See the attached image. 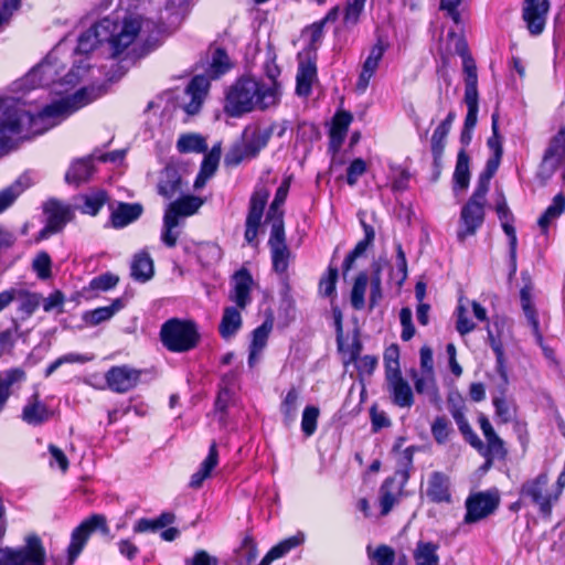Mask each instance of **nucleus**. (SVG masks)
<instances>
[{"mask_svg": "<svg viewBox=\"0 0 565 565\" xmlns=\"http://www.w3.org/2000/svg\"><path fill=\"white\" fill-rule=\"evenodd\" d=\"M455 188L460 190H466L469 185L470 181V171H469V157L462 150L458 153L456 169L454 173Z\"/></svg>", "mask_w": 565, "mask_h": 565, "instance_id": "45", "label": "nucleus"}, {"mask_svg": "<svg viewBox=\"0 0 565 565\" xmlns=\"http://www.w3.org/2000/svg\"><path fill=\"white\" fill-rule=\"evenodd\" d=\"M92 172L93 167L89 160H77L67 170L65 180L67 183L79 184L87 181Z\"/></svg>", "mask_w": 565, "mask_h": 565, "instance_id": "41", "label": "nucleus"}, {"mask_svg": "<svg viewBox=\"0 0 565 565\" xmlns=\"http://www.w3.org/2000/svg\"><path fill=\"white\" fill-rule=\"evenodd\" d=\"M520 498L526 504L534 507L545 521L552 519L553 509L559 501L557 493L551 487L546 472H541L535 478L526 480L520 489Z\"/></svg>", "mask_w": 565, "mask_h": 565, "instance_id": "5", "label": "nucleus"}, {"mask_svg": "<svg viewBox=\"0 0 565 565\" xmlns=\"http://www.w3.org/2000/svg\"><path fill=\"white\" fill-rule=\"evenodd\" d=\"M521 297V306L524 311V315L532 327L533 334L535 337L536 343L543 349V352L546 358H553V350L545 347L543 343V335L540 331V323L535 308L531 301L530 290L527 288H523L520 294Z\"/></svg>", "mask_w": 565, "mask_h": 565, "instance_id": "23", "label": "nucleus"}, {"mask_svg": "<svg viewBox=\"0 0 565 565\" xmlns=\"http://www.w3.org/2000/svg\"><path fill=\"white\" fill-rule=\"evenodd\" d=\"M158 193L166 199H171L182 190V179L178 169L167 166L159 175Z\"/></svg>", "mask_w": 565, "mask_h": 565, "instance_id": "25", "label": "nucleus"}, {"mask_svg": "<svg viewBox=\"0 0 565 565\" xmlns=\"http://www.w3.org/2000/svg\"><path fill=\"white\" fill-rule=\"evenodd\" d=\"M160 335L164 347L173 352H186L193 349L199 341L195 324L179 319L168 320L162 326Z\"/></svg>", "mask_w": 565, "mask_h": 565, "instance_id": "7", "label": "nucleus"}, {"mask_svg": "<svg viewBox=\"0 0 565 565\" xmlns=\"http://www.w3.org/2000/svg\"><path fill=\"white\" fill-rule=\"evenodd\" d=\"M108 84L84 87L45 106L36 116L9 99H0V157L17 147L18 141L40 135L61 120L105 95Z\"/></svg>", "mask_w": 565, "mask_h": 565, "instance_id": "1", "label": "nucleus"}, {"mask_svg": "<svg viewBox=\"0 0 565 565\" xmlns=\"http://www.w3.org/2000/svg\"><path fill=\"white\" fill-rule=\"evenodd\" d=\"M49 417L50 413L46 406L40 402L39 393H34L23 407L22 419L30 425H39L49 419Z\"/></svg>", "mask_w": 565, "mask_h": 565, "instance_id": "31", "label": "nucleus"}, {"mask_svg": "<svg viewBox=\"0 0 565 565\" xmlns=\"http://www.w3.org/2000/svg\"><path fill=\"white\" fill-rule=\"evenodd\" d=\"M366 0H348L343 22L347 26H354L360 19Z\"/></svg>", "mask_w": 565, "mask_h": 565, "instance_id": "56", "label": "nucleus"}, {"mask_svg": "<svg viewBox=\"0 0 565 565\" xmlns=\"http://www.w3.org/2000/svg\"><path fill=\"white\" fill-rule=\"evenodd\" d=\"M32 267L40 279L51 277V257L47 253L41 252L33 259Z\"/></svg>", "mask_w": 565, "mask_h": 565, "instance_id": "58", "label": "nucleus"}, {"mask_svg": "<svg viewBox=\"0 0 565 565\" xmlns=\"http://www.w3.org/2000/svg\"><path fill=\"white\" fill-rule=\"evenodd\" d=\"M19 301V310L30 318L41 303L42 296L23 288H13V301Z\"/></svg>", "mask_w": 565, "mask_h": 565, "instance_id": "35", "label": "nucleus"}, {"mask_svg": "<svg viewBox=\"0 0 565 565\" xmlns=\"http://www.w3.org/2000/svg\"><path fill=\"white\" fill-rule=\"evenodd\" d=\"M299 401V392L295 387L290 388L280 406V411L284 415V422L287 426H290L297 418Z\"/></svg>", "mask_w": 565, "mask_h": 565, "instance_id": "43", "label": "nucleus"}, {"mask_svg": "<svg viewBox=\"0 0 565 565\" xmlns=\"http://www.w3.org/2000/svg\"><path fill=\"white\" fill-rule=\"evenodd\" d=\"M303 542L305 534L302 532L288 536L275 544L256 565H270L274 561L286 556L290 551L302 545Z\"/></svg>", "mask_w": 565, "mask_h": 565, "instance_id": "24", "label": "nucleus"}, {"mask_svg": "<svg viewBox=\"0 0 565 565\" xmlns=\"http://www.w3.org/2000/svg\"><path fill=\"white\" fill-rule=\"evenodd\" d=\"M234 291L231 299L235 301L238 308L244 309L250 301L249 292L253 278L246 269L238 270L234 277Z\"/></svg>", "mask_w": 565, "mask_h": 565, "instance_id": "29", "label": "nucleus"}, {"mask_svg": "<svg viewBox=\"0 0 565 565\" xmlns=\"http://www.w3.org/2000/svg\"><path fill=\"white\" fill-rule=\"evenodd\" d=\"M497 214L502 220V230L509 238V254H510V266L511 274H514L516 270V245L518 238L515 228L512 224H510V213L504 203H501L497 200Z\"/></svg>", "mask_w": 565, "mask_h": 565, "instance_id": "27", "label": "nucleus"}, {"mask_svg": "<svg viewBox=\"0 0 565 565\" xmlns=\"http://www.w3.org/2000/svg\"><path fill=\"white\" fill-rule=\"evenodd\" d=\"M369 277L365 273H360L355 278L351 291V303L354 309L360 310L364 307V296L367 286Z\"/></svg>", "mask_w": 565, "mask_h": 565, "instance_id": "53", "label": "nucleus"}, {"mask_svg": "<svg viewBox=\"0 0 565 565\" xmlns=\"http://www.w3.org/2000/svg\"><path fill=\"white\" fill-rule=\"evenodd\" d=\"M387 45L379 40L370 50L369 56L363 63L362 71L356 82L355 88L359 93L363 94L370 83V79L374 75L379 67V63L382 60Z\"/></svg>", "mask_w": 565, "mask_h": 565, "instance_id": "20", "label": "nucleus"}, {"mask_svg": "<svg viewBox=\"0 0 565 565\" xmlns=\"http://www.w3.org/2000/svg\"><path fill=\"white\" fill-rule=\"evenodd\" d=\"M116 545L118 553L129 562H134L140 553V548L131 537L120 539Z\"/></svg>", "mask_w": 565, "mask_h": 565, "instance_id": "60", "label": "nucleus"}, {"mask_svg": "<svg viewBox=\"0 0 565 565\" xmlns=\"http://www.w3.org/2000/svg\"><path fill=\"white\" fill-rule=\"evenodd\" d=\"M105 380L113 392L126 393L138 384L140 371L127 365L113 366L105 374Z\"/></svg>", "mask_w": 565, "mask_h": 565, "instance_id": "13", "label": "nucleus"}, {"mask_svg": "<svg viewBox=\"0 0 565 565\" xmlns=\"http://www.w3.org/2000/svg\"><path fill=\"white\" fill-rule=\"evenodd\" d=\"M338 280V269L329 267L327 276L322 277L319 282L320 294L330 297L335 291V282Z\"/></svg>", "mask_w": 565, "mask_h": 565, "instance_id": "63", "label": "nucleus"}, {"mask_svg": "<svg viewBox=\"0 0 565 565\" xmlns=\"http://www.w3.org/2000/svg\"><path fill=\"white\" fill-rule=\"evenodd\" d=\"M271 329L273 322L266 320L262 326L254 330L250 352L248 356V363L250 366L256 363L259 352L266 347Z\"/></svg>", "mask_w": 565, "mask_h": 565, "instance_id": "36", "label": "nucleus"}, {"mask_svg": "<svg viewBox=\"0 0 565 565\" xmlns=\"http://www.w3.org/2000/svg\"><path fill=\"white\" fill-rule=\"evenodd\" d=\"M366 553L369 558L377 565H394L395 563V551L390 545L380 544L374 551L371 545H367Z\"/></svg>", "mask_w": 565, "mask_h": 565, "instance_id": "47", "label": "nucleus"}, {"mask_svg": "<svg viewBox=\"0 0 565 565\" xmlns=\"http://www.w3.org/2000/svg\"><path fill=\"white\" fill-rule=\"evenodd\" d=\"M320 411L316 406H307L301 418V429L306 436H311L317 429V422Z\"/></svg>", "mask_w": 565, "mask_h": 565, "instance_id": "55", "label": "nucleus"}, {"mask_svg": "<svg viewBox=\"0 0 565 565\" xmlns=\"http://www.w3.org/2000/svg\"><path fill=\"white\" fill-rule=\"evenodd\" d=\"M465 103L467 105L468 110L465 119L463 129L461 131L460 140L463 145H468L472 139V130L477 124L478 118V90L465 92Z\"/></svg>", "mask_w": 565, "mask_h": 565, "instance_id": "28", "label": "nucleus"}, {"mask_svg": "<svg viewBox=\"0 0 565 565\" xmlns=\"http://www.w3.org/2000/svg\"><path fill=\"white\" fill-rule=\"evenodd\" d=\"M218 462L220 461H202L198 471L191 476L188 487L193 490L201 489L204 481L212 476Z\"/></svg>", "mask_w": 565, "mask_h": 565, "instance_id": "50", "label": "nucleus"}, {"mask_svg": "<svg viewBox=\"0 0 565 565\" xmlns=\"http://www.w3.org/2000/svg\"><path fill=\"white\" fill-rule=\"evenodd\" d=\"M142 213V206L138 203H120L110 216L111 225L120 228L136 221Z\"/></svg>", "mask_w": 565, "mask_h": 565, "instance_id": "30", "label": "nucleus"}, {"mask_svg": "<svg viewBox=\"0 0 565 565\" xmlns=\"http://www.w3.org/2000/svg\"><path fill=\"white\" fill-rule=\"evenodd\" d=\"M242 326V316L238 309L227 307L220 323V333L224 339L232 338Z\"/></svg>", "mask_w": 565, "mask_h": 565, "instance_id": "38", "label": "nucleus"}, {"mask_svg": "<svg viewBox=\"0 0 565 565\" xmlns=\"http://www.w3.org/2000/svg\"><path fill=\"white\" fill-rule=\"evenodd\" d=\"M515 416V405L512 399L497 397V417L503 423L512 420Z\"/></svg>", "mask_w": 565, "mask_h": 565, "instance_id": "62", "label": "nucleus"}, {"mask_svg": "<svg viewBox=\"0 0 565 565\" xmlns=\"http://www.w3.org/2000/svg\"><path fill=\"white\" fill-rule=\"evenodd\" d=\"M210 87V79L204 75H196L188 85L184 94L189 98L183 109L189 115H195L200 111L203 100Z\"/></svg>", "mask_w": 565, "mask_h": 565, "instance_id": "19", "label": "nucleus"}, {"mask_svg": "<svg viewBox=\"0 0 565 565\" xmlns=\"http://www.w3.org/2000/svg\"><path fill=\"white\" fill-rule=\"evenodd\" d=\"M177 148L180 152H202L206 150V143L202 137L195 134L182 135L178 142Z\"/></svg>", "mask_w": 565, "mask_h": 565, "instance_id": "49", "label": "nucleus"}, {"mask_svg": "<svg viewBox=\"0 0 565 565\" xmlns=\"http://www.w3.org/2000/svg\"><path fill=\"white\" fill-rule=\"evenodd\" d=\"M130 269L134 279L145 282L153 276V260L147 252L137 253Z\"/></svg>", "mask_w": 565, "mask_h": 565, "instance_id": "32", "label": "nucleus"}, {"mask_svg": "<svg viewBox=\"0 0 565 565\" xmlns=\"http://www.w3.org/2000/svg\"><path fill=\"white\" fill-rule=\"evenodd\" d=\"M287 192H288V185L287 184H282L278 188L277 192H276V195H275V199L274 201L271 202L270 206H269V210L267 212V217H266V221L268 223H270V226L273 224H275V221L276 220H280V221H284L282 220V210H281V205L284 204L285 200H286V196H287Z\"/></svg>", "mask_w": 565, "mask_h": 565, "instance_id": "51", "label": "nucleus"}, {"mask_svg": "<svg viewBox=\"0 0 565 565\" xmlns=\"http://www.w3.org/2000/svg\"><path fill=\"white\" fill-rule=\"evenodd\" d=\"M121 308V300L116 299L110 306L100 307L95 310L85 312L84 320L92 326H97L103 321L110 319Z\"/></svg>", "mask_w": 565, "mask_h": 565, "instance_id": "44", "label": "nucleus"}, {"mask_svg": "<svg viewBox=\"0 0 565 565\" xmlns=\"http://www.w3.org/2000/svg\"><path fill=\"white\" fill-rule=\"evenodd\" d=\"M44 211L47 214V224L41 232L42 237L60 232L73 217L71 207L56 200H50Z\"/></svg>", "mask_w": 565, "mask_h": 565, "instance_id": "17", "label": "nucleus"}, {"mask_svg": "<svg viewBox=\"0 0 565 565\" xmlns=\"http://www.w3.org/2000/svg\"><path fill=\"white\" fill-rule=\"evenodd\" d=\"M565 211V195L562 193L553 198L551 205L545 210L537 221L539 226L543 232L547 230L550 224L553 223Z\"/></svg>", "mask_w": 565, "mask_h": 565, "instance_id": "39", "label": "nucleus"}, {"mask_svg": "<svg viewBox=\"0 0 565 565\" xmlns=\"http://www.w3.org/2000/svg\"><path fill=\"white\" fill-rule=\"evenodd\" d=\"M448 134L449 131L446 129L437 127L431 136V152L436 166L439 164L443 157Z\"/></svg>", "mask_w": 565, "mask_h": 565, "instance_id": "57", "label": "nucleus"}, {"mask_svg": "<svg viewBox=\"0 0 565 565\" xmlns=\"http://www.w3.org/2000/svg\"><path fill=\"white\" fill-rule=\"evenodd\" d=\"M0 565H46V551L41 537L29 534L24 545L0 547Z\"/></svg>", "mask_w": 565, "mask_h": 565, "instance_id": "6", "label": "nucleus"}, {"mask_svg": "<svg viewBox=\"0 0 565 565\" xmlns=\"http://www.w3.org/2000/svg\"><path fill=\"white\" fill-rule=\"evenodd\" d=\"M455 52L462 57V72L465 81V92L478 90V75L475 60L468 52L465 40L457 39Z\"/></svg>", "mask_w": 565, "mask_h": 565, "instance_id": "22", "label": "nucleus"}, {"mask_svg": "<svg viewBox=\"0 0 565 565\" xmlns=\"http://www.w3.org/2000/svg\"><path fill=\"white\" fill-rule=\"evenodd\" d=\"M564 160L565 148L562 145V139L554 138L545 150L542 162L537 170V177L541 179V181L546 183Z\"/></svg>", "mask_w": 565, "mask_h": 565, "instance_id": "15", "label": "nucleus"}, {"mask_svg": "<svg viewBox=\"0 0 565 565\" xmlns=\"http://www.w3.org/2000/svg\"><path fill=\"white\" fill-rule=\"evenodd\" d=\"M409 479L407 469H397L393 476L387 477L379 490L381 515H387L399 501L402 491Z\"/></svg>", "mask_w": 565, "mask_h": 565, "instance_id": "8", "label": "nucleus"}, {"mask_svg": "<svg viewBox=\"0 0 565 565\" xmlns=\"http://www.w3.org/2000/svg\"><path fill=\"white\" fill-rule=\"evenodd\" d=\"M185 565H218V558L210 555L205 550H198L192 558H186Z\"/></svg>", "mask_w": 565, "mask_h": 565, "instance_id": "64", "label": "nucleus"}, {"mask_svg": "<svg viewBox=\"0 0 565 565\" xmlns=\"http://www.w3.org/2000/svg\"><path fill=\"white\" fill-rule=\"evenodd\" d=\"M287 130L286 122L271 124L267 127H248L243 135V147L246 157H255L266 147L274 134L281 137Z\"/></svg>", "mask_w": 565, "mask_h": 565, "instance_id": "9", "label": "nucleus"}, {"mask_svg": "<svg viewBox=\"0 0 565 565\" xmlns=\"http://www.w3.org/2000/svg\"><path fill=\"white\" fill-rule=\"evenodd\" d=\"M466 523H475L492 513L494 510V493H475L466 500Z\"/></svg>", "mask_w": 565, "mask_h": 565, "instance_id": "18", "label": "nucleus"}, {"mask_svg": "<svg viewBox=\"0 0 565 565\" xmlns=\"http://www.w3.org/2000/svg\"><path fill=\"white\" fill-rule=\"evenodd\" d=\"M26 189L21 180H17L8 188L0 191V213L10 207L19 195Z\"/></svg>", "mask_w": 565, "mask_h": 565, "instance_id": "52", "label": "nucleus"}, {"mask_svg": "<svg viewBox=\"0 0 565 565\" xmlns=\"http://www.w3.org/2000/svg\"><path fill=\"white\" fill-rule=\"evenodd\" d=\"M237 556L244 561L245 565H255L258 556V545L250 531H247L235 551Z\"/></svg>", "mask_w": 565, "mask_h": 565, "instance_id": "42", "label": "nucleus"}, {"mask_svg": "<svg viewBox=\"0 0 565 565\" xmlns=\"http://www.w3.org/2000/svg\"><path fill=\"white\" fill-rule=\"evenodd\" d=\"M316 66L311 63L301 64L297 73L296 92L299 96H308L311 92V84L316 78Z\"/></svg>", "mask_w": 565, "mask_h": 565, "instance_id": "40", "label": "nucleus"}, {"mask_svg": "<svg viewBox=\"0 0 565 565\" xmlns=\"http://www.w3.org/2000/svg\"><path fill=\"white\" fill-rule=\"evenodd\" d=\"M493 173L494 156L488 159L484 171L478 178L473 194L461 210L460 218L463 228L458 231V238L460 241H463L467 235L475 234L483 222L486 195L490 190V181Z\"/></svg>", "mask_w": 565, "mask_h": 565, "instance_id": "4", "label": "nucleus"}, {"mask_svg": "<svg viewBox=\"0 0 565 565\" xmlns=\"http://www.w3.org/2000/svg\"><path fill=\"white\" fill-rule=\"evenodd\" d=\"M107 194L104 191H98L89 196H86L83 206V212L89 215H96L100 207L106 203Z\"/></svg>", "mask_w": 565, "mask_h": 565, "instance_id": "61", "label": "nucleus"}, {"mask_svg": "<svg viewBox=\"0 0 565 565\" xmlns=\"http://www.w3.org/2000/svg\"><path fill=\"white\" fill-rule=\"evenodd\" d=\"M231 61L227 53L223 49H215L212 53V60L210 64L211 76L216 78L231 68Z\"/></svg>", "mask_w": 565, "mask_h": 565, "instance_id": "48", "label": "nucleus"}, {"mask_svg": "<svg viewBox=\"0 0 565 565\" xmlns=\"http://www.w3.org/2000/svg\"><path fill=\"white\" fill-rule=\"evenodd\" d=\"M62 67L53 56L46 57L26 75L25 82L32 88L36 86H49L61 77Z\"/></svg>", "mask_w": 565, "mask_h": 565, "instance_id": "14", "label": "nucleus"}, {"mask_svg": "<svg viewBox=\"0 0 565 565\" xmlns=\"http://www.w3.org/2000/svg\"><path fill=\"white\" fill-rule=\"evenodd\" d=\"M221 157V149L214 147L207 154H205L200 172L195 179L194 188L201 189L205 185L206 181L215 173Z\"/></svg>", "mask_w": 565, "mask_h": 565, "instance_id": "33", "label": "nucleus"}, {"mask_svg": "<svg viewBox=\"0 0 565 565\" xmlns=\"http://www.w3.org/2000/svg\"><path fill=\"white\" fill-rule=\"evenodd\" d=\"M386 382L394 404L399 407H411L413 405L412 388L401 374L386 377Z\"/></svg>", "mask_w": 565, "mask_h": 565, "instance_id": "26", "label": "nucleus"}, {"mask_svg": "<svg viewBox=\"0 0 565 565\" xmlns=\"http://www.w3.org/2000/svg\"><path fill=\"white\" fill-rule=\"evenodd\" d=\"M426 497L436 504L451 502L450 478L444 472L434 471L427 481Z\"/></svg>", "mask_w": 565, "mask_h": 565, "instance_id": "21", "label": "nucleus"}, {"mask_svg": "<svg viewBox=\"0 0 565 565\" xmlns=\"http://www.w3.org/2000/svg\"><path fill=\"white\" fill-rule=\"evenodd\" d=\"M279 88L275 79L264 83L252 77H241L225 93L224 113L237 118L256 109L266 110L278 104Z\"/></svg>", "mask_w": 565, "mask_h": 565, "instance_id": "3", "label": "nucleus"}, {"mask_svg": "<svg viewBox=\"0 0 565 565\" xmlns=\"http://www.w3.org/2000/svg\"><path fill=\"white\" fill-rule=\"evenodd\" d=\"M447 403L448 409L456 420L461 434L466 437L472 447L479 450L481 456H486L489 447L483 446L482 441L472 433L468 422L466 420L463 414L465 402L461 395L458 392H450Z\"/></svg>", "mask_w": 565, "mask_h": 565, "instance_id": "11", "label": "nucleus"}, {"mask_svg": "<svg viewBox=\"0 0 565 565\" xmlns=\"http://www.w3.org/2000/svg\"><path fill=\"white\" fill-rule=\"evenodd\" d=\"M179 225V220H175L171 213H166L163 217V232L162 242L168 247H174L178 241V234L173 230Z\"/></svg>", "mask_w": 565, "mask_h": 565, "instance_id": "54", "label": "nucleus"}, {"mask_svg": "<svg viewBox=\"0 0 565 565\" xmlns=\"http://www.w3.org/2000/svg\"><path fill=\"white\" fill-rule=\"evenodd\" d=\"M269 192L266 189H257L249 202V210L246 217L245 241L248 244H256L258 227L263 217Z\"/></svg>", "mask_w": 565, "mask_h": 565, "instance_id": "12", "label": "nucleus"}, {"mask_svg": "<svg viewBox=\"0 0 565 565\" xmlns=\"http://www.w3.org/2000/svg\"><path fill=\"white\" fill-rule=\"evenodd\" d=\"M202 204L203 201L200 198L186 195L170 203L166 213H171L174 215L175 220H178L180 216H190L194 214Z\"/></svg>", "mask_w": 565, "mask_h": 565, "instance_id": "34", "label": "nucleus"}, {"mask_svg": "<svg viewBox=\"0 0 565 565\" xmlns=\"http://www.w3.org/2000/svg\"><path fill=\"white\" fill-rule=\"evenodd\" d=\"M398 355L399 352L396 345H392L385 351L384 361L386 369V377L401 374Z\"/></svg>", "mask_w": 565, "mask_h": 565, "instance_id": "59", "label": "nucleus"}, {"mask_svg": "<svg viewBox=\"0 0 565 565\" xmlns=\"http://www.w3.org/2000/svg\"><path fill=\"white\" fill-rule=\"evenodd\" d=\"M438 545L434 542L418 541L413 557L416 565H439Z\"/></svg>", "mask_w": 565, "mask_h": 565, "instance_id": "37", "label": "nucleus"}, {"mask_svg": "<svg viewBox=\"0 0 565 565\" xmlns=\"http://www.w3.org/2000/svg\"><path fill=\"white\" fill-rule=\"evenodd\" d=\"M548 9V0L524 1L523 19L526 22L527 30L531 34L539 35L543 32Z\"/></svg>", "mask_w": 565, "mask_h": 565, "instance_id": "16", "label": "nucleus"}, {"mask_svg": "<svg viewBox=\"0 0 565 565\" xmlns=\"http://www.w3.org/2000/svg\"><path fill=\"white\" fill-rule=\"evenodd\" d=\"M386 265L385 259H377L372 263V275H371V296H370V302L371 306H375L379 299L382 298V290H381V271L383 267Z\"/></svg>", "mask_w": 565, "mask_h": 565, "instance_id": "46", "label": "nucleus"}, {"mask_svg": "<svg viewBox=\"0 0 565 565\" xmlns=\"http://www.w3.org/2000/svg\"><path fill=\"white\" fill-rule=\"evenodd\" d=\"M152 22L138 13H129L120 21L104 18L78 38L76 52L87 54L99 43L107 42L114 56L120 55L142 33L152 29Z\"/></svg>", "mask_w": 565, "mask_h": 565, "instance_id": "2", "label": "nucleus"}, {"mask_svg": "<svg viewBox=\"0 0 565 565\" xmlns=\"http://www.w3.org/2000/svg\"><path fill=\"white\" fill-rule=\"evenodd\" d=\"M268 245L271 252L273 268L277 273H285L288 268L291 252L286 244L284 221L279 218L271 225Z\"/></svg>", "mask_w": 565, "mask_h": 565, "instance_id": "10", "label": "nucleus"}]
</instances>
